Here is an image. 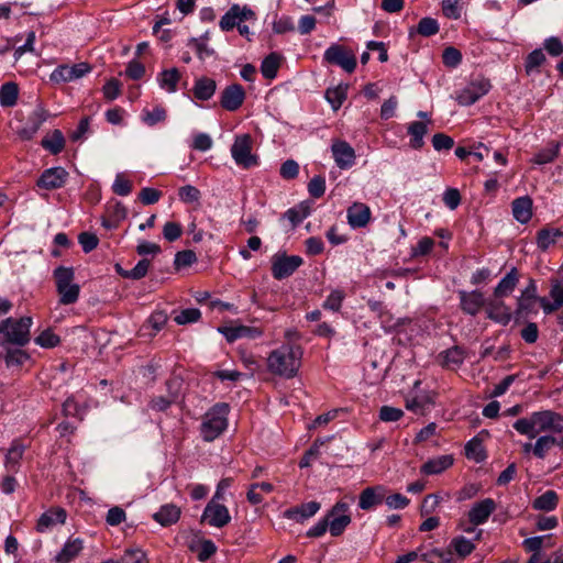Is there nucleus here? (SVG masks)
<instances>
[{"label":"nucleus","instance_id":"nucleus-1","mask_svg":"<svg viewBox=\"0 0 563 563\" xmlns=\"http://www.w3.org/2000/svg\"><path fill=\"white\" fill-rule=\"evenodd\" d=\"M514 429L529 439L539 434H563V416L553 410H540L516 420Z\"/></svg>","mask_w":563,"mask_h":563},{"label":"nucleus","instance_id":"nucleus-2","mask_svg":"<svg viewBox=\"0 0 563 563\" xmlns=\"http://www.w3.org/2000/svg\"><path fill=\"white\" fill-rule=\"evenodd\" d=\"M301 358L302 350L299 345L283 344L268 354L267 371L283 378H294L301 366Z\"/></svg>","mask_w":563,"mask_h":563},{"label":"nucleus","instance_id":"nucleus-3","mask_svg":"<svg viewBox=\"0 0 563 563\" xmlns=\"http://www.w3.org/2000/svg\"><path fill=\"white\" fill-rule=\"evenodd\" d=\"M228 404L219 402L212 406L202 417L200 434L203 441L212 442L219 438L228 428Z\"/></svg>","mask_w":563,"mask_h":563},{"label":"nucleus","instance_id":"nucleus-4","mask_svg":"<svg viewBox=\"0 0 563 563\" xmlns=\"http://www.w3.org/2000/svg\"><path fill=\"white\" fill-rule=\"evenodd\" d=\"M60 305L75 303L80 294V286L74 283L75 272L71 267L58 266L53 273Z\"/></svg>","mask_w":563,"mask_h":563},{"label":"nucleus","instance_id":"nucleus-5","mask_svg":"<svg viewBox=\"0 0 563 563\" xmlns=\"http://www.w3.org/2000/svg\"><path fill=\"white\" fill-rule=\"evenodd\" d=\"M32 325L31 317L20 319L7 318L1 321L2 334L4 341L18 346H24L30 342V328Z\"/></svg>","mask_w":563,"mask_h":563},{"label":"nucleus","instance_id":"nucleus-6","mask_svg":"<svg viewBox=\"0 0 563 563\" xmlns=\"http://www.w3.org/2000/svg\"><path fill=\"white\" fill-rule=\"evenodd\" d=\"M253 140L250 134H240L234 137L231 155L238 166L245 169L257 166L258 157L252 153Z\"/></svg>","mask_w":563,"mask_h":563},{"label":"nucleus","instance_id":"nucleus-7","mask_svg":"<svg viewBox=\"0 0 563 563\" xmlns=\"http://www.w3.org/2000/svg\"><path fill=\"white\" fill-rule=\"evenodd\" d=\"M324 518L329 522L330 534L340 537L352 521L349 503L344 500L336 501Z\"/></svg>","mask_w":563,"mask_h":563},{"label":"nucleus","instance_id":"nucleus-8","mask_svg":"<svg viewBox=\"0 0 563 563\" xmlns=\"http://www.w3.org/2000/svg\"><path fill=\"white\" fill-rule=\"evenodd\" d=\"M492 85L488 79L477 77L468 82L456 96V101L461 106H472L482 97L488 93Z\"/></svg>","mask_w":563,"mask_h":563},{"label":"nucleus","instance_id":"nucleus-9","mask_svg":"<svg viewBox=\"0 0 563 563\" xmlns=\"http://www.w3.org/2000/svg\"><path fill=\"white\" fill-rule=\"evenodd\" d=\"M256 20L255 12L247 5L233 4L225 12L219 22V26L222 31L228 32L238 27L239 24L244 22H254Z\"/></svg>","mask_w":563,"mask_h":563},{"label":"nucleus","instance_id":"nucleus-10","mask_svg":"<svg viewBox=\"0 0 563 563\" xmlns=\"http://www.w3.org/2000/svg\"><path fill=\"white\" fill-rule=\"evenodd\" d=\"M323 57L324 60H327L329 64L338 65L347 73L354 71L356 67L355 55L339 44H332L330 47H328Z\"/></svg>","mask_w":563,"mask_h":563},{"label":"nucleus","instance_id":"nucleus-11","mask_svg":"<svg viewBox=\"0 0 563 563\" xmlns=\"http://www.w3.org/2000/svg\"><path fill=\"white\" fill-rule=\"evenodd\" d=\"M303 261L298 255H275L272 260V274L275 279H284L292 275Z\"/></svg>","mask_w":563,"mask_h":563},{"label":"nucleus","instance_id":"nucleus-12","mask_svg":"<svg viewBox=\"0 0 563 563\" xmlns=\"http://www.w3.org/2000/svg\"><path fill=\"white\" fill-rule=\"evenodd\" d=\"M90 70L91 66L85 62L71 66L60 65L51 74V80L56 84L68 82L84 77Z\"/></svg>","mask_w":563,"mask_h":563},{"label":"nucleus","instance_id":"nucleus-13","mask_svg":"<svg viewBox=\"0 0 563 563\" xmlns=\"http://www.w3.org/2000/svg\"><path fill=\"white\" fill-rule=\"evenodd\" d=\"M202 520L211 527L222 528L231 521V516L224 505L210 500L203 510Z\"/></svg>","mask_w":563,"mask_h":563},{"label":"nucleus","instance_id":"nucleus-14","mask_svg":"<svg viewBox=\"0 0 563 563\" xmlns=\"http://www.w3.org/2000/svg\"><path fill=\"white\" fill-rule=\"evenodd\" d=\"M504 297H493L486 301L487 318L501 325H507L512 319L511 309L504 302Z\"/></svg>","mask_w":563,"mask_h":563},{"label":"nucleus","instance_id":"nucleus-15","mask_svg":"<svg viewBox=\"0 0 563 563\" xmlns=\"http://www.w3.org/2000/svg\"><path fill=\"white\" fill-rule=\"evenodd\" d=\"M331 152L339 168L349 169L355 164V151L346 141H334L331 145Z\"/></svg>","mask_w":563,"mask_h":563},{"label":"nucleus","instance_id":"nucleus-16","mask_svg":"<svg viewBox=\"0 0 563 563\" xmlns=\"http://www.w3.org/2000/svg\"><path fill=\"white\" fill-rule=\"evenodd\" d=\"M218 331L223 334L229 343H232L242 338L255 340L261 338L264 333L262 328L242 324L220 327L218 328Z\"/></svg>","mask_w":563,"mask_h":563},{"label":"nucleus","instance_id":"nucleus-17","mask_svg":"<svg viewBox=\"0 0 563 563\" xmlns=\"http://www.w3.org/2000/svg\"><path fill=\"white\" fill-rule=\"evenodd\" d=\"M460 308L470 316H476L481 309L486 305L484 295L479 290H459Z\"/></svg>","mask_w":563,"mask_h":563},{"label":"nucleus","instance_id":"nucleus-18","mask_svg":"<svg viewBox=\"0 0 563 563\" xmlns=\"http://www.w3.org/2000/svg\"><path fill=\"white\" fill-rule=\"evenodd\" d=\"M387 488L383 485H375L364 488L358 496V507L362 510H371L384 503Z\"/></svg>","mask_w":563,"mask_h":563},{"label":"nucleus","instance_id":"nucleus-19","mask_svg":"<svg viewBox=\"0 0 563 563\" xmlns=\"http://www.w3.org/2000/svg\"><path fill=\"white\" fill-rule=\"evenodd\" d=\"M245 91L239 84L228 86L221 93L220 104L228 111H236L244 102Z\"/></svg>","mask_w":563,"mask_h":563},{"label":"nucleus","instance_id":"nucleus-20","mask_svg":"<svg viewBox=\"0 0 563 563\" xmlns=\"http://www.w3.org/2000/svg\"><path fill=\"white\" fill-rule=\"evenodd\" d=\"M68 173L63 167H53L43 172L36 185L46 190L57 189L66 183Z\"/></svg>","mask_w":563,"mask_h":563},{"label":"nucleus","instance_id":"nucleus-21","mask_svg":"<svg viewBox=\"0 0 563 563\" xmlns=\"http://www.w3.org/2000/svg\"><path fill=\"white\" fill-rule=\"evenodd\" d=\"M371 209L363 202H354L346 210L347 223L353 229L365 228L371 220Z\"/></svg>","mask_w":563,"mask_h":563},{"label":"nucleus","instance_id":"nucleus-22","mask_svg":"<svg viewBox=\"0 0 563 563\" xmlns=\"http://www.w3.org/2000/svg\"><path fill=\"white\" fill-rule=\"evenodd\" d=\"M321 508V504L319 501H308L296 507H291L286 509L283 514L284 518L294 520L296 522L302 523L303 521L312 518Z\"/></svg>","mask_w":563,"mask_h":563},{"label":"nucleus","instance_id":"nucleus-23","mask_svg":"<svg viewBox=\"0 0 563 563\" xmlns=\"http://www.w3.org/2000/svg\"><path fill=\"white\" fill-rule=\"evenodd\" d=\"M495 509L496 503L492 498H485L472 506L468 511V520L475 526L483 525L488 520Z\"/></svg>","mask_w":563,"mask_h":563},{"label":"nucleus","instance_id":"nucleus-24","mask_svg":"<svg viewBox=\"0 0 563 563\" xmlns=\"http://www.w3.org/2000/svg\"><path fill=\"white\" fill-rule=\"evenodd\" d=\"M48 114L47 111L38 106L29 115L27 122L23 129L20 130L19 135L24 140H30L38 131L41 125L46 121Z\"/></svg>","mask_w":563,"mask_h":563},{"label":"nucleus","instance_id":"nucleus-25","mask_svg":"<svg viewBox=\"0 0 563 563\" xmlns=\"http://www.w3.org/2000/svg\"><path fill=\"white\" fill-rule=\"evenodd\" d=\"M550 297L553 301H549L545 297L539 298V303L544 313H552L563 306V283L554 279L551 282Z\"/></svg>","mask_w":563,"mask_h":563},{"label":"nucleus","instance_id":"nucleus-26","mask_svg":"<svg viewBox=\"0 0 563 563\" xmlns=\"http://www.w3.org/2000/svg\"><path fill=\"white\" fill-rule=\"evenodd\" d=\"M553 446L563 450V434H541L536 440L534 456L543 460Z\"/></svg>","mask_w":563,"mask_h":563},{"label":"nucleus","instance_id":"nucleus-27","mask_svg":"<svg viewBox=\"0 0 563 563\" xmlns=\"http://www.w3.org/2000/svg\"><path fill=\"white\" fill-rule=\"evenodd\" d=\"M431 120L428 122L423 121H412L407 126V133L410 136L409 146L413 150H420L424 145V136L428 134L429 124Z\"/></svg>","mask_w":563,"mask_h":563},{"label":"nucleus","instance_id":"nucleus-28","mask_svg":"<svg viewBox=\"0 0 563 563\" xmlns=\"http://www.w3.org/2000/svg\"><path fill=\"white\" fill-rule=\"evenodd\" d=\"M66 511L63 508H53L45 511L38 519L36 530L41 533L51 529L52 527L64 523L66 520Z\"/></svg>","mask_w":563,"mask_h":563},{"label":"nucleus","instance_id":"nucleus-29","mask_svg":"<svg viewBox=\"0 0 563 563\" xmlns=\"http://www.w3.org/2000/svg\"><path fill=\"white\" fill-rule=\"evenodd\" d=\"M188 548L197 555V559L200 562L209 560L217 551V547L213 541L198 538L190 540Z\"/></svg>","mask_w":563,"mask_h":563},{"label":"nucleus","instance_id":"nucleus-30","mask_svg":"<svg viewBox=\"0 0 563 563\" xmlns=\"http://www.w3.org/2000/svg\"><path fill=\"white\" fill-rule=\"evenodd\" d=\"M511 207L514 218L518 222L526 224L530 221L532 217V199L529 196L516 198Z\"/></svg>","mask_w":563,"mask_h":563},{"label":"nucleus","instance_id":"nucleus-31","mask_svg":"<svg viewBox=\"0 0 563 563\" xmlns=\"http://www.w3.org/2000/svg\"><path fill=\"white\" fill-rule=\"evenodd\" d=\"M519 283V274L516 267H512L504 276L494 289L495 297H509Z\"/></svg>","mask_w":563,"mask_h":563},{"label":"nucleus","instance_id":"nucleus-32","mask_svg":"<svg viewBox=\"0 0 563 563\" xmlns=\"http://www.w3.org/2000/svg\"><path fill=\"white\" fill-rule=\"evenodd\" d=\"M466 357L465 351L460 346L450 347L439 354L442 366L448 368L460 367Z\"/></svg>","mask_w":563,"mask_h":563},{"label":"nucleus","instance_id":"nucleus-33","mask_svg":"<svg viewBox=\"0 0 563 563\" xmlns=\"http://www.w3.org/2000/svg\"><path fill=\"white\" fill-rule=\"evenodd\" d=\"M172 24V19L169 18L168 13L165 12L162 15H157V20L153 26V33L154 35L166 45H170V42L174 37V32L170 29H166V25Z\"/></svg>","mask_w":563,"mask_h":563},{"label":"nucleus","instance_id":"nucleus-34","mask_svg":"<svg viewBox=\"0 0 563 563\" xmlns=\"http://www.w3.org/2000/svg\"><path fill=\"white\" fill-rule=\"evenodd\" d=\"M82 540L74 539L68 540L60 552L56 555L55 561L57 563H69L73 561L82 550Z\"/></svg>","mask_w":563,"mask_h":563},{"label":"nucleus","instance_id":"nucleus-35","mask_svg":"<svg viewBox=\"0 0 563 563\" xmlns=\"http://www.w3.org/2000/svg\"><path fill=\"white\" fill-rule=\"evenodd\" d=\"M452 464L453 457L451 455H441L426 462L421 467V472L426 475H434L445 471Z\"/></svg>","mask_w":563,"mask_h":563},{"label":"nucleus","instance_id":"nucleus-36","mask_svg":"<svg viewBox=\"0 0 563 563\" xmlns=\"http://www.w3.org/2000/svg\"><path fill=\"white\" fill-rule=\"evenodd\" d=\"M562 235L563 232L560 229L543 228L537 233V245L541 251H547Z\"/></svg>","mask_w":563,"mask_h":563},{"label":"nucleus","instance_id":"nucleus-37","mask_svg":"<svg viewBox=\"0 0 563 563\" xmlns=\"http://www.w3.org/2000/svg\"><path fill=\"white\" fill-rule=\"evenodd\" d=\"M561 143L551 142L547 147L540 150L532 158V163L537 165H544L553 162L560 153Z\"/></svg>","mask_w":563,"mask_h":563},{"label":"nucleus","instance_id":"nucleus-38","mask_svg":"<svg viewBox=\"0 0 563 563\" xmlns=\"http://www.w3.org/2000/svg\"><path fill=\"white\" fill-rule=\"evenodd\" d=\"M216 81L211 78H200L196 81L194 87V95L199 100H209L216 91Z\"/></svg>","mask_w":563,"mask_h":563},{"label":"nucleus","instance_id":"nucleus-39","mask_svg":"<svg viewBox=\"0 0 563 563\" xmlns=\"http://www.w3.org/2000/svg\"><path fill=\"white\" fill-rule=\"evenodd\" d=\"M311 212L309 202L302 201L294 208L288 209L284 217L289 220L292 227H297Z\"/></svg>","mask_w":563,"mask_h":563},{"label":"nucleus","instance_id":"nucleus-40","mask_svg":"<svg viewBox=\"0 0 563 563\" xmlns=\"http://www.w3.org/2000/svg\"><path fill=\"white\" fill-rule=\"evenodd\" d=\"M178 198L187 205H190L194 209L200 206L201 192L200 190L191 185H185L178 187Z\"/></svg>","mask_w":563,"mask_h":563},{"label":"nucleus","instance_id":"nucleus-41","mask_svg":"<svg viewBox=\"0 0 563 563\" xmlns=\"http://www.w3.org/2000/svg\"><path fill=\"white\" fill-rule=\"evenodd\" d=\"M41 144L49 153L58 154L65 147V139L59 130H54L51 135L42 140Z\"/></svg>","mask_w":563,"mask_h":563},{"label":"nucleus","instance_id":"nucleus-42","mask_svg":"<svg viewBox=\"0 0 563 563\" xmlns=\"http://www.w3.org/2000/svg\"><path fill=\"white\" fill-rule=\"evenodd\" d=\"M24 451L25 445L22 444L19 440H14L5 455V467L10 471H14L19 465Z\"/></svg>","mask_w":563,"mask_h":563},{"label":"nucleus","instance_id":"nucleus-43","mask_svg":"<svg viewBox=\"0 0 563 563\" xmlns=\"http://www.w3.org/2000/svg\"><path fill=\"white\" fill-rule=\"evenodd\" d=\"M347 86L339 85L333 88H328L325 91V99L331 104L333 110H339L346 99Z\"/></svg>","mask_w":563,"mask_h":563},{"label":"nucleus","instance_id":"nucleus-44","mask_svg":"<svg viewBox=\"0 0 563 563\" xmlns=\"http://www.w3.org/2000/svg\"><path fill=\"white\" fill-rule=\"evenodd\" d=\"M19 88L15 82H5L0 88V104L2 107H13L16 103Z\"/></svg>","mask_w":563,"mask_h":563},{"label":"nucleus","instance_id":"nucleus-45","mask_svg":"<svg viewBox=\"0 0 563 563\" xmlns=\"http://www.w3.org/2000/svg\"><path fill=\"white\" fill-rule=\"evenodd\" d=\"M532 506L538 510L551 511L558 506V495L554 490H547L533 500Z\"/></svg>","mask_w":563,"mask_h":563},{"label":"nucleus","instance_id":"nucleus-46","mask_svg":"<svg viewBox=\"0 0 563 563\" xmlns=\"http://www.w3.org/2000/svg\"><path fill=\"white\" fill-rule=\"evenodd\" d=\"M465 454L468 459L483 462L486 459L482 440L477 437L470 440L465 445Z\"/></svg>","mask_w":563,"mask_h":563},{"label":"nucleus","instance_id":"nucleus-47","mask_svg":"<svg viewBox=\"0 0 563 563\" xmlns=\"http://www.w3.org/2000/svg\"><path fill=\"white\" fill-rule=\"evenodd\" d=\"M166 119V110L161 106L154 107L152 110L144 109L142 120L145 124L153 126Z\"/></svg>","mask_w":563,"mask_h":563},{"label":"nucleus","instance_id":"nucleus-48","mask_svg":"<svg viewBox=\"0 0 563 563\" xmlns=\"http://www.w3.org/2000/svg\"><path fill=\"white\" fill-rule=\"evenodd\" d=\"M279 68V57L275 53L268 55L261 65L262 75L267 79L276 77Z\"/></svg>","mask_w":563,"mask_h":563},{"label":"nucleus","instance_id":"nucleus-49","mask_svg":"<svg viewBox=\"0 0 563 563\" xmlns=\"http://www.w3.org/2000/svg\"><path fill=\"white\" fill-rule=\"evenodd\" d=\"M157 81L162 89L174 92L176 90V67L159 73Z\"/></svg>","mask_w":563,"mask_h":563},{"label":"nucleus","instance_id":"nucleus-50","mask_svg":"<svg viewBox=\"0 0 563 563\" xmlns=\"http://www.w3.org/2000/svg\"><path fill=\"white\" fill-rule=\"evenodd\" d=\"M450 545L454 549L456 554L461 558H465V556L470 555L475 550V544L471 540H468L464 537H456V538L452 539Z\"/></svg>","mask_w":563,"mask_h":563},{"label":"nucleus","instance_id":"nucleus-51","mask_svg":"<svg viewBox=\"0 0 563 563\" xmlns=\"http://www.w3.org/2000/svg\"><path fill=\"white\" fill-rule=\"evenodd\" d=\"M545 62V55L541 48L532 51L526 58L525 68L529 75L536 70Z\"/></svg>","mask_w":563,"mask_h":563},{"label":"nucleus","instance_id":"nucleus-52","mask_svg":"<svg viewBox=\"0 0 563 563\" xmlns=\"http://www.w3.org/2000/svg\"><path fill=\"white\" fill-rule=\"evenodd\" d=\"M167 314L164 311H155L151 314L146 323L142 327V331L152 329L154 333L164 328L167 322Z\"/></svg>","mask_w":563,"mask_h":563},{"label":"nucleus","instance_id":"nucleus-53","mask_svg":"<svg viewBox=\"0 0 563 563\" xmlns=\"http://www.w3.org/2000/svg\"><path fill=\"white\" fill-rule=\"evenodd\" d=\"M212 145L213 141L211 136L207 133L199 132L194 134L189 147L195 151L207 152L212 147Z\"/></svg>","mask_w":563,"mask_h":563},{"label":"nucleus","instance_id":"nucleus-54","mask_svg":"<svg viewBox=\"0 0 563 563\" xmlns=\"http://www.w3.org/2000/svg\"><path fill=\"white\" fill-rule=\"evenodd\" d=\"M538 300L526 298V297H519L517 309L515 311L516 318H526L532 312H537L536 303Z\"/></svg>","mask_w":563,"mask_h":563},{"label":"nucleus","instance_id":"nucleus-55","mask_svg":"<svg viewBox=\"0 0 563 563\" xmlns=\"http://www.w3.org/2000/svg\"><path fill=\"white\" fill-rule=\"evenodd\" d=\"M154 519L162 526H169L176 522V509L173 505L163 506L159 511L154 514Z\"/></svg>","mask_w":563,"mask_h":563},{"label":"nucleus","instance_id":"nucleus-56","mask_svg":"<svg viewBox=\"0 0 563 563\" xmlns=\"http://www.w3.org/2000/svg\"><path fill=\"white\" fill-rule=\"evenodd\" d=\"M35 343L42 347L51 349L60 343V339L52 330L46 329L35 338Z\"/></svg>","mask_w":563,"mask_h":563},{"label":"nucleus","instance_id":"nucleus-57","mask_svg":"<svg viewBox=\"0 0 563 563\" xmlns=\"http://www.w3.org/2000/svg\"><path fill=\"white\" fill-rule=\"evenodd\" d=\"M417 32L422 36H432L439 32L438 21L433 18H422L418 25Z\"/></svg>","mask_w":563,"mask_h":563},{"label":"nucleus","instance_id":"nucleus-58","mask_svg":"<svg viewBox=\"0 0 563 563\" xmlns=\"http://www.w3.org/2000/svg\"><path fill=\"white\" fill-rule=\"evenodd\" d=\"M442 62L446 67L455 68L462 62V54L457 48L449 46L442 53Z\"/></svg>","mask_w":563,"mask_h":563},{"label":"nucleus","instance_id":"nucleus-59","mask_svg":"<svg viewBox=\"0 0 563 563\" xmlns=\"http://www.w3.org/2000/svg\"><path fill=\"white\" fill-rule=\"evenodd\" d=\"M29 354L22 350H8L4 361L8 367L21 366L29 360Z\"/></svg>","mask_w":563,"mask_h":563},{"label":"nucleus","instance_id":"nucleus-60","mask_svg":"<svg viewBox=\"0 0 563 563\" xmlns=\"http://www.w3.org/2000/svg\"><path fill=\"white\" fill-rule=\"evenodd\" d=\"M345 298V294L343 290L335 289L330 292V295L327 297V299L323 302V308L332 311H339L342 301Z\"/></svg>","mask_w":563,"mask_h":563},{"label":"nucleus","instance_id":"nucleus-61","mask_svg":"<svg viewBox=\"0 0 563 563\" xmlns=\"http://www.w3.org/2000/svg\"><path fill=\"white\" fill-rule=\"evenodd\" d=\"M404 410L391 406H383L379 409V419L384 422H395L404 417Z\"/></svg>","mask_w":563,"mask_h":563},{"label":"nucleus","instance_id":"nucleus-62","mask_svg":"<svg viewBox=\"0 0 563 563\" xmlns=\"http://www.w3.org/2000/svg\"><path fill=\"white\" fill-rule=\"evenodd\" d=\"M384 503L389 509H404L410 504V499L399 493L391 495L385 494Z\"/></svg>","mask_w":563,"mask_h":563},{"label":"nucleus","instance_id":"nucleus-63","mask_svg":"<svg viewBox=\"0 0 563 563\" xmlns=\"http://www.w3.org/2000/svg\"><path fill=\"white\" fill-rule=\"evenodd\" d=\"M121 563H148L146 554L139 548L126 549L121 558Z\"/></svg>","mask_w":563,"mask_h":563},{"label":"nucleus","instance_id":"nucleus-64","mask_svg":"<svg viewBox=\"0 0 563 563\" xmlns=\"http://www.w3.org/2000/svg\"><path fill=\"white\" fill-rule=\"evenodd\" d=\"M325 191V179L322 176H314L308 184V192L313 198H320Z\"/></svg>","mask_w":563,"mask_h":563}]
</instances>
